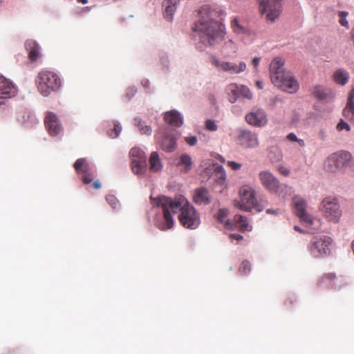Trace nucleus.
Wrapping results in <instances>:
<instances>
[{
    "label": "nucleus",
    "instance_id": "1",
    "mask_svg": "<svg viewBox=\"0 0 354 354\" xmlns=\"http://www.w3.org/2000/svg\"><path fill=\"white\" fill-rule=\"evenodd\" d=\"M150 199L153 207H161L162 210L164 221L160 225V230H167L174 226V221L171 212L173 214L180 212L179 221L186 228L193 230L200 225L199 214L184 196H178L171 198L165 196H159L156 198L151 196Z\"/></svg>",
    "mask_w": 354,
    "mask_h": 354
},
{
    "label": "nucleus",
    "instance_id": "2",
    "mask_svg": "<svg viewBox=\"0 0 354 354\" xmlns=\"http://www.w3.org/2000/svg\"><path fill=\"white\" fill-rule=\"evenodd\" d=\"M199 19L194 24L193 31L197 32L202 43L214 46L225 37V26L221 21L222 10L219 7L204 5L198 10Z\"/></svg>",
    "mask_w": 354,
    "mask_h": 354
},
{
    "label": "nucleus",
    "instance_id": "3",
    "mask_svg": "<svg viewBox=\"0 0 354 354\" xmlns=\"http://www.w3.org/2000/svg\"><path fill=\"white\" fill-rule=\"evenodd\" d=\"M270 75L272 82L281 90L295 93L299 89V84L292 73L284 68V60L275 57L270 64Z\"/></svg>",
    "mask_w": 354,
    "mask_h": 354
},
{
    "label": "nucleus",
    "instance_id": "4",
    "mask_svg": "<svg viewBox=\"0 0 354 354\" xmlns=\"http://www.w3.org/2000/svg\"><path fill=\"white\" fill-rule=\"evenodd\" d=\"M292 205L295 214L307 227L314 231L321 229V219L312 216L306 212L307 203L304 198L298 195L294 196L292 198Z\"/></svg>",
    "mask_w": 354,
    "mask_h": 354
},
{
    "label": "nucleus",
    "instance_id": "5",
    "mask_svg": "<svg viewBox=\"0 0 354 354\" xmlns=\"http://www.w3.org/2000/svg\"><path fill=\"white\" fill-rule=\"evenodd\" d=\"M35 82L39 91L44 96H48L51 91H57L62 85V81L58 75L50 71L39 72Z\"/></svg>",
    "mask_w": 354,
    "mask_h": 354
},
{
    "label": "nucleus",
    "instance_id": "6",
    "mask_svg": "<svg viewBox=\"0 0 354 354\" xmlns=\"http://www.w3.org/2000/svg\"><path fill=\"white\" fill-rule=\"evenodd\" d=\"M240 201H236L234 205L241 210L249 212L252 209L261 212L265 205L258 203L255 197L254 189L249 185H243L239 189Z\"/></svg>",
    "mask_w": 354,
    "mask_h": 354
},
{
    "label": "nucleus",
    "instance_id": "7",
    "mask_svg": "<svg viewBox=\"0 0 354 354\" xmlns=\"http://www.w3.org/2000/svg\"><path fill=\"white\" fill-rule=\"evenodd\" d=\"M333 242V239L329 236H314L308 245V250L314 258H323L330 254Z\"/></svg>",
    "mask_w": 354,
    "mask_h": 354
},
{
    "label": "nucleus",
    "instance_id": "8",
    "mask_svg": "<svg viewBox=\"0 0 354 354\" xmlns=\"http://www.w3.org/2000/svg\"><path fill=\"white\" fill-rule=\"evenodd\" d=\"M348 166L354 168V158L351 153L346 151L330 154L325 162L326 170L333 173Z\"/></svg>",
    "mask_w": 354,
    "mask_h": 354
},
{
    "label": "nucleus",
    "instance_id": "9",
    "mask_svg": "<svg viewBox=\"0 0 354 354\" xmlns=\"http://www.w3.org/2000/svg\"><path fill=\"white\" fill-rule=\"evenodd\" d=\"M319 209L327 221L334 223H338L342 215L338 199L333 196L324 198L320 204Z\"/></svg>",
    "mask_w": 354,
    "mask_h": 354
},
{
    "label": "nucleus",
    "instance_id": "10",
    "mask_svg": "<svg viewBox=\"0 0 354 354\" xmlns=\"http://www.w3.org/2000/svg\"><path fill=\"white\" fill-rule=\"evenodd\" d=\"M259 11L267 21L274 22L282 12V0H258Z\"/></svg>",
    "mask_w": 354,
    "mask_h": 354
},
{
    "label": "nucleus",
    "instance_id": "11",
    "mask_svg": "<svg viewBox=\"0 0 354 354\" xmlns=\"http://www.w3.org/2000/svg\"><path fill=\"white\" fill-rule=\"evenodd\" d=\"M74 168L84 184H90L95 178V169L91 167L85 158L77 159Z\"/></svg>",
    "mask_w": 354,
    "mask_h": 354
},
{
    "label": "nucleus",
    "instance_id": "12",
    "mask_svg": "<svg viewBox=\"0 0 354 354\" xmlns=\"http://www.w3.org/2000/svg\"><path fill=\"white\" fill-rule=\"evenodd\" d=\"M132 171L135 174H142L146 170L147 158L142 150L133 148L129 152Z\"/></svg>",
    "mask_w": 354,
    "mask_h": 354
},
{
    "label": "nucleus",
    "instance_id": "13",
    "mask_svg": "<svg viewBox=\"0 0 354 354\" xmlns=\"http://www.w3.org/2000/svg\"><path fill=\"white\" fill-rule=\"evenodd\" d=\"M346 284L343 278H337L335 274L333 272L324 274L317 281V286L326 290H340Z\"/></svg>",
    "mask_w": 354,
    "mask_h": 354
},
{
    "label": "nucleus",
    "instance_id": "14",
    "mask_svg": "<svg viewBox=\"0 0 354 354\" xmlns=\"http://www.w3.org/2000/svg\"><path fill=\"white\" fill-rule=\"evenodd\" d=\"M258 176L261 185L266 190L273 194L279 193L281 191L280 182L270 171H261Z\"/></svg>",
    "mask_w": 354,
    "mask_h": 354
},
{
    "label": "nucleus",
    "instance_id": "15",
    "mask_svg": "<svg viewBox=\"0 0 354 354\" xmlns=\"http://www.w3.org/2000/svg\"><path fill=\"white\" fill-rule=\"evenodd\" d=\"M17 88L8 79L0 75V106L6 104L7 100L15 97Z\"/></svg>",
    "mask_w": 354,
    "mask_h": 354
},
{
    "label": "nucleus",
    "instance_id": "16",
    "mask_svg": "<svg viewBox=\"0 0 354 354\" xmlns=\"http://www.w3.org/2000/svg\"><path fill=\"white\" fill-rule=\"evenodd\" d=\"M212 64L223 71L230 73L238 74L243 72L246 68V64L243 62H241L239 64H236L230 62H221L215 57H212Z\"/></svg>",
    "mask_w": 354,
    "mask_h": 354
},
{
    "label": "nucleus",
    "instance_id": "17",
    "mask_svg": "<svg viewBox=\"0 0 354 354\" xmlns=\"http://www.w3.org/2000/svg\"><path fill=\"white\" fill-rule=\"evenodd\" d=\"M237 140L243 148H256L259 145L257 134L248 130H240Z\"/></svg>",
    "mask_w": 354,
    "mask_h": 354
},
{
    "label": "nucleus",
    "instance_id": "18",
    "mask_svg": "<svg viewBox=\"0 0 354 354\" xmlns=\"http://www.w3.org/2000/svg\"><path fill=\"white\" fill-rule=\"evenodd\" d=\"M245 120L249 124L257 127H263L268 122L267 115L261 109H253L246 114Z\"/></svg>",
    "mask_w": 354,
    "mask_h": 354
},
{
    "label": "nucleus",
    "instance_id": "19",
    "mask_svg": "<svg viewBox=\"0 0 354 354\" xmlns=\"http://www.w3.org/2000/svg\"><path fill=\"white\" fill-rule=\"evenodd\" d=\"M44 123L48 133L51 136H56L62 132V127L59 122L57 116L52 113L48 112L46 115Z\"/></svg>",
    "mask_w": 354,
    "mask_h": 354
},
{
    "label": "nucleus",
    "instance_id": "20",
    "mask_svg": "<svg viewBox=\"0 0 354 354\" xmlns=\"http://www.w3.org/2000/svg\"><path fill=\"white\" fill-rule=\"evenodd\" d=\"M25 48L28 54L30 61H36L40 55V47L33 39H28L25 43Z\"/></svg>",
    "mask_w": 354,
    "mask_h": 354
},
{
    "label": "nucleus",
    "instance_id": "21",
    "mask_svg": "<svg viewBox=\"0 0 354 354\" xmlns=\"http://www.w3.org/2000/svg\"><path fill=\"white\" fill-rule=\"evenodd\" d=\"M193 201L198 205H207L211 202L208 191L203 187L195 190Z\"/></svg>",
    "mask_w": 354,
    "mask_h": 354
},
{
    "label": "nucleus",
    "instance_id": "22",
    "mask_svg": "<svg viewBox=\"0 0 354 354\" xmlns=\"http://www.w3.org/2000/svg\"><path fill=\"white\" fill-rule=\"evenodd\" d=\"M178 0H164L162 6L165 8L164 17L166 19L171 21L176 10Z\"/></svg>",
    "mask_w": 354,
    "mask_h": 354
},
{
    "label": "nucleus",
    "instance_id": "23",
    "mask_svg": "<svg viewBox=\"0 0 354 354\" xmlns=\"http://www.w3.org/2000/svg\"><path fill=\"white\" fill-rule=\"evenodd\" d=\"M165 120L167 123L174 127H180L183 124L182 117L175 110L167 112L165 115Z\"/></svg>",
    "mask_w": 354,
    "mask_h": 354
},
{
    "label": "nucleus",
    "instance_id": "24",
    "mask_svg": "<svg viewBox=\"0 0 354 354\" xmlns=\"http://www.w3.org/2000/svg\"><path fill=\"white\" fill-rule=\"evenodd\" d=\"M160 146L162 150L167 152H171L176 147V139L169 135H165L160 141Z\"/></svg>",
    "mask_w": 354,
    "mask_h": 354
},
{
    "label": "nucleus",
    "instance_id": "25",
    "mask_svg": "<svg viewBox=\"0 0 354 354\" xmlns=\"http://www.w3.org/2000/svg\"><path fill=\"white\" fill-rule=\"evenodd\" d=\"M343 114L346 118H354V88L348 94L346 106L343 111Z\"/></svg>",
    "mask_w": 354,
    "mask_h": 354
},
{
    "label": "nucleus",
    "instance_id": "26",
    "mask_svg": "<svg viewBox=\"0 0 354 354\" xmlns=\"http://www.w3.org/2000/svg\"><path fill=\"white\" fill-rule=\"evenodd\" d=\"M149 169L152 172H158L161 171L162 169V164L159 157L158 153L156 151H153L151 153L149 157Z\"/></svg>",
    "mask_w": 354,
    "mask_h": 354
},
{
    "label": "nucleus",
    "instance_id": "27",
    "mask_svg": "<svg viewBox=\"0 0 354 354\" xmlns=\"http://www.w3.org/2000/svg\"><path fill=\"white\" fill-rule=\"evenodd\" d=\"M193 162L189 155L184 153L180 156L177 166L185 172H187L192 169Z\"/></svg>",
    "mask_w": 354,
    "mask_h": 354
},
{
    "label": "nucleus",
    "instance_id": "28",
    "mask_svg": "<svg viewBox=\"0 0 354 354\" xmlns=\"http://www.w3.org/2000/svg\"><path fill=\"white\" fill-rule=\"evenodd\" d=\"M226 91L228 95L229 101L231 103H234L240 94V88L239 86L234 83L230 84L226 87Z\"/></svg>",
    "mask_w": 354,
    "mask_h": 354
},
{
    "label": "nucleus",
    "instance_id": "29",
    "mask_svg": "<svg viewBox=\"0 0 354 354\" xmlns=\"http://www.w3.org/2000/svg\"><path fill=\"white\" fill-rule=\"evenodd\" d=\"M234 221L239 225V229L241 232L252 230V226L248 223V220L245 216L236 214L234 216Z\"/></svg>",
    "mask_w": 354,
    "mask_h": 354
},
{
    "label": "nucleus",
    "instance_id": "30",
    "mask_svg": "<svg viewBox=\"0 0 354 354\" xmlns=\"http://www.w3.org/2000/svg\"><path fill=\"white\" fill-rule=\"evenodd\" d=\"M348 73L347 71L343 69L337 70L333 74V80L334 81L339 84L344 85L348 82Z\"/></svg>",
    "mask_w": 354,
    "mask_h": 354
},
{
    "label": "nucleus",
    "instance_id": "31",
    "mask_svg": "<svg viewBox=\"0 0 354 354\" xmlns=\"http://www.w3.org/2000/svg\"><path fill=\"white\" fill-rule=\"evenodd\" d=\"M228 214V211L226 209H220L216 214V219L221 222L223 223L224 225L227 229H232L233 223L230 220L226 219Z\"/></svg>",
    "mask_w": 354,
    "mask_h": 354
},
{
    "label": "nucleus",
    "instance_id": "32",
    "mask_svg": "<svg viewBox=\"0 0 354 354\" xmlns=\"http://www.w3.org/2000/svg\"><path fill=\"white\" fill-rule=\"evenodd\" d=\"M214 177L218 184H223L226 178V174L221 165H216L214 171Z\"/></svg>",
    "mask_w": 354,
    "mask_h": 354
},
{
    "label": "nucleus",
    "instance_id": "33",
    "mask_svg": "<svg viewBox=\"0 0 354 354\" xmlns=\"http://www.w3.org/2000/svg\"><path fill=\"white\" fill-rule=\"evenodd\" d=\"M330 93L329 89L325 88L322 86H315L313 93V95L319 100H325Z\"/></svg>",
    "mask_w": 354,
    "mask_h": 354
},
{
    "label": "nucleus",
    "instance_id": "34",
    "mask_svg": "<svg viewBox=\"0 0 354 354\" xmlns=\"http://www.w3.org/2000/svg\"><path fill=\"white\" fill-rule=\"evenodd\" d=\"M134 124L139 127L140 131L142 134L150 135L151 133V128L150 126L142 125V122L140 118H136L134 119Z\"/></svg>",
    "mask_w": 354,
    "mask_h": 354
},
{
    "label": "nucleus",
    "instance_id": "35",
    "mask_svg": "<svg viewBox=\"0 0 354 354\" xmlns=\"http://www.w3.org/2000/svg\"><path fill=\"white\" fill-rule=\"evenodd\" d=\"M231 28L237 34H243L246 32V28L239 23L237 18H234L231 21Z\"/></svg>",
    "mask_w": 354,
    "mask_h": 354
},
{
    "label": "nucleus",
    "instance_id": "36",
    "mask_svg": "<svg viewBox=\"0 0 354 354\" xmlns=\"http://www.w3.org/2000/svg\"><path fill=\"white\" fill-rule=\"evenodd\" d=\"M250 270H251L250 263L248 261L245 260L241 263V264L239 268V272L241 274H246L248 272H250Z\"/></svg>",
    "mask_w": 354,
    "mask_h": 354
},
{
    "label": "nucleus",
    "instance_id": "37",
    "mask_svg": "<svg viewBox=\"0 0 354 354\" xmlns=\"http://www.w3.org/2000/svg\"><path fill=\"white\" fill-rule=\"evenodd\" d=\"M107 203L113 208L117 209L119 206V201L116 197L113 195L109 194L106 197Z\"/></svg>",
    "mask_w": 354,
    "mask_h": 354
},
{
    "label": "nucleus",
    "instance_id": "38",
    "mask_svg": "<svg viewBox=\"0 0 354 354\" xmlns=\"http://www.w3.org/2000/svg\"><path fill=\"white\" fill-rule=\"evenodd\" d=\"M122 127L120 124L114 123L113 128L109 132V136L113 138H117L121 132Z\"/></svg>",
    "mask_w": 354,
    "mask_h": 354
},
{
    "label": "nucleus",
    "instance_id": "39",
    "mask_svg": "<svg viewBox=\"0 0 354 354\" xmlns=\"http://www.w3.org/2000/svg\"><path fill=\"white\" fill-rule=\"evenodd\" d=\"M347 15H348L347 12H339V22L342 26H345L346 28L348 27V22L346 19Z\"/></svg>",
    "mask_w": 354,
    "mask_h": 354
},
{
    "label": "nucleus",
    "instance_id": "40",
    "mask_svg": "<svg viewBox=\"0 0 354 354\" xmlns=\"http://www.w3.org/2000/svg\"><path fill=\"white\" fill-rule=\"evenodd\" d=\"M205 127L207 130L211 131H215L217 130L218 127L216 124V122L213 120H207L205 122Z\"/></svg>",
    "mask_w": 354,
    "mask_h": 354
},
{
    "label": "nucleus",
    "instance_id": "41",
    "mask_svg": "<svg viewBox=\"0 0 354 354\" xmlns=\"http://www.w3.org/2000/svg\"><path fill=\"white\" fill-rule=\"evenodd\" d=\"M336 129L338 131L346 130L349 131L351 130L350 126L345 122L342 119L340 120L339 122L337 124Z\"/></svg>",
    "mask_w": 354,
    "mask_h": 354
},
{
    "label": "nucleus",
    "instance_id": "42",
    "mask_svg": "<svg viewBox=\"0 0 354 354\" xmlns=\"http://www.w3.org/2000/svg\"><path fill=\"white\" fill-rule=\"evenodd\" d=\"M240 94L248 99H251L252 97V93L250 89L245 86H241L240 88Z\"/></svg>",
    "mask_w": 354,
    "mask_h": 354
},
{
    "label": "nucleus",
    "instance_id": "43",
    "mask_svg": "<svg viewBox=\"0 0 354 354\" xmlns=\"http://www.w3.org/2000/svg\"><path fill=\"white\" fill-rule=\"evenodd\" d=\"M227 165L233 170H239L241 167V165L240 163H237L234 161H228Z\"/></svg>",
    "mask_w": 354,
    "mask_h": 354
},
{
    "label": "nucleus",
    "instance_id": "44",
    "mask_svg": "<svg viewBox=\"0 0 354 354\" xmlns=\"http://www.w3.org/2000/svg\"><path fill=\"white\" fill-rule=\"evenodd\" d=\"M185 141L189 145L194 146L197 142V138L196 136L186 137Z\"/></svg>",
    "mask_w": 354,
    "mask_h": 354
},
{
    "label": "nucleus",
    "instance_id": "45",
    "mask_svg": "<svg viewBox=\"0 0 354 354\" xmlns=\"http://www.w3.org/2000/svg\"><path fill=\"white\" fill-rule=\"evenodd\" d=\"M278 171L284 176H288L290 174V170L285 167H279Z\"/></svg>",
    "mask_w": 354,
    "mask_h": 354
},
{
    "label": "nucleus",
    "instance_id": "46",
    "mask_svg": "<svg viewBox=\"0 0 354 354\" xmlns=\"http://www.w3.org/2000/svg\"><path fill=\"white\" fill-rule=\"evenodd\" d=\"M229 237H230V239L232 241L236 240V241H241V240L243 239V236H241V235H240L239 234H235V233L234 234H230L229 235Z\"/></svg>",
    "mask_w": 354,
    "mask_h": 354
},
{
    "label": "nucleus",
    "instance_id": "47",
    "mask_svg": "<svg viewBox=\"0 0 354 354\" xmlns=\"http://www.w3.org/2000/svg\"><path fill=\"white\" fill-rule=\"evenodd\" d=\"M297 136L294 133H290L287 136V139L290 142H297Z\"/></svg>",
    "mask_w": 354,
    "mask_h": 354
},
{
    "label": "nucleus",
    "instance_id": "48",
    "mask_svg": "<svg viewBox=\"0 0 354 354\" xmlns=\"http://www.w3.org/2000/svg\"><path fill=\"white\" fill-rule=\"evenodd\" d=\"M208 100L212 105H214L216 103V98L213 94H209L208 95Z\"/></svg>",
    "mask_w": 354,
    "mask_h": 354
},
{
    "label": "nucleus",
    "instance_id": "49",
    "mask_svg": "<svg viewBox=\"0 0 354 354\" xmlns=\"http://www.w3.org/2000/svg\"><path fill=\"white\" fill-rule=\"evenodd\" d=\"M260 62V58L259 57H254L252 59V64L255 68H257Z\"/></svg>",
    "mask_w": 354,
    "mask_h": 354
},
{
    "label": "nucleus",
    "instance_id": "50",
    "mask_svg": "<svg viewBox=\"0 0 354 354\" xmlns=\"http://www.w3.org/2000/svg\"><path fill=\"white\" fill-rule=\"evenodd\" d=\"M319 137L324 140L326 138V131L324 129H320L319 131Z\"/></svg>",
    "mask_w": 354,
    "mask_h": 354
},
{
    "label": "nucleus",
    "instance_id": "51",
    "mask_svg": "<svg viewBox=\"0 0 354 354\" xmlns=\"http://www.w3.org/2000/svg\"><path fill=\"white\" fill-rule=\"evenodd\" d=\"M93 187L94 189H98L101 187V183L99 180H95L93 183Z\"/></svg>",
    "mask_w": 354,
    "mask_h": 354
},
{
    "label": "nucleus",
    "instance_id": "52",
    "mask_svg": "<svg viewBox=\"0 0 354 354\" xmlns=\"http://www.w3.org/2000/svg\"><path fill=\"white\" fill-rule=\"evenodd\" d=\"M297 142L299 144L300 147H304L305 146V142L302 139L297 138Z\"/></svg>",
    "mask_w": 354,
    "mask_h": 354
},
{
    "label": "nucleus",
    "instance_id": "53",
    "mask_svg": "<svg viewBox=\"0 0 354 354\" xmlns=\"http://www.w3.org/2000/svg\"><path fill=\"white\" fill-rule=\"evenodd\" d=\"M266 213L267 214H277V211L275 210V209H266Z\"/></svg>",
    "mask_w": 354,
    "mask_h": 354
},
{
    "label": "nucleus",
    "instance_id": "54",
    "mask_svg": "<svg viewBox=\"0 0 354 354\" xmlns=\"http://www.w3.org/2000/svg\"><path fill=\"white\" fill-rule=\"evenodd\" d=\"M256 86L259 89L263 88V83L261 81H257L256 82Z\"/></svg>",
    "mask_w": 354,
    "mask_h": 354
},
{
    "label": "nucleus",
    "instance_id": "55",
    "mask_svg": "<svg viewBox=\"0 0 354 354\" xmlns=\"http://www.w3.org/2000/svg\"><path fill=\"white\" fill-rule=\"evenodd\" d=\"M77 3L82 4H86L88 3V0H77Z\"/></svg>",
    "mask_w": 354,
    "mask_h": 354
},
{
    "label": "nucleus",
    "instance_id": "56",
    "mask_svg": "<svg viewBox=\"0 0 354 354\" xmlns=\"http://www.w3.org/2000/svg\"><path fill=\"white\" fill-rule=\"evenodd\" d=\"M294 229H295L296 231L299 232H301H301H303V230H302L299 227H298V226H297V225H295V226L294 227Z\"/></svg>",
    "mask_w": 354,
    "mask_h": 354
},
{
    "label": "nucleus",
    "instance_id": "57",
    "mask_svg": "<svg viewBox=\"0 0 354 354\" xmlns=\"http://www.w3.org/2000/svg\"><path fill=\"white\" fill-rule=\"evenodd\" d=\"M221 162H225V158L222 156H219V158H218Z\"/></svg>",
    "mask_w": 354,
    "mask_h": 354
},
{
    "label": "nucleus",
    "instance_id": "58",
    "mask_svg": "<svg viewBox=\"0 0 354 354\" xmlns=\"http://www.w3.org/2000/svg\"><path fill=\"white\" fill-rule=\"evenodd\" d=\"M1 3H2V0H0V5L1 4Z\"/></svg>",
    "mask_w": 354,
    "mask_h": 354
}]
</instances>
